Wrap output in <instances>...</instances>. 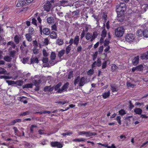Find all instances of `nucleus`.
Segmentation results:
<instances>
[{
    "mask_svg": "<svg viewBox=\"0 0 148 148\" xmlns=\"http://www.w3.org/2000/svg\"><path fill=\"white\" fill-rule=\"evenodd\" d=\"M98 144L105 147H106L107 148H116L115 145L113 144H112L111 146H108V144H103L101 143H98Z\"/></svg>",
    "mask_w": 148,
    "mask_h": 148,
    "instance_id": "14",
    "label": "nucleus"
},
{
    "mask_svg": "<svg viewBox=\"0 0 148 148\" xmlns=\"http://www.w3.org/2000/svg\"><path fill=\"white\" fill-rule=\"evenodd\" d=\"M26 3L25 0H18L16 4L17 7H20L24 6Z\"/></svg>",
    "mask_w": 148,
    "mask_h": 148,
    "instance_id": "10",
    "label": "nucleus"
},
{
    "mask_svg": "<svg viewBox=\"0 0 148 148\" xmlns=\"http://www.w3.org/2000/svg\"><path fill=\"white\" fill-rule=\"evenodd\" d=\"M42 62L44 63H47L48 61V58H43L42 60Z\"/></svg>",
    "mask_w": 148,
    "mask_h": 148,
    "instance_id": "61",
    "label": "nucleus"
},
{
    "mask_svg": "<svg viewBox=\"0 0 148 148\" xmlns=\"http://www.w3.org/2000/svg\"><path fill=\"white\" fill-rule=\"evenodd\" d=\"M51 145L53 147H56L57 148H62L63 147L62 145L57 141L51 142Z\"/></svg>",
    "mask_w": 148,
    "mask_h": 148,
    "instance_id": "7",
    "label": "nucleus"
},
{
    "mask_svg": "<svg viewBox=\"0 0 148 148\" xmlns=\"http://www.w3.org/2000/svg\"><path fill=\"white\" fill-rule=\"evenodd\" d=\"M49 143V141L46 139H43L40 142V144L42 145H47Z\"/></svg>",
    "mask_w": 148,
    "mask_h": 148,
    "instance_id": "25",
    "label": "nucleus"
},
{
    "mask_svg": "<svg viewBox=\"0 0 148 148\" xmlns=\"http://www.w3.org/2000/svg\"><path fill=\"white\" fill-rule=\"evenodd\" d=\"M143 65L142 64H140L136 67H133L132 68V71L133 72L135 71H140L143 70Z\"/></svg>",
    "mask_w": 148,
    "mask_h": 148,
    "instance_id": "9",
    "label": "nucleus"
},
{
    "mask_svg": "<svg viewBox=\"0 0 148 148\" xmlns=\"http://www.w3.org/2000/svg\"><path fill=\"white\" fill-rule=\"evenodd\" d=\"M98 55V52L97 51L96 52L93 56V60L95 61L96 58L97 56Z\"/></svg>",
    "mask_w": 148,
    "mask_h": 148,
    "instance_id": "57",
    "label": "nucleus"
},
{
    "mask_svg": "<svg viewBox=\"0 0 148 148\" xmlns=\"http://www.w3.org/2000/svg\"><path fill=\"white\" fill-rule=\"evenodd\" d=\"M86 134V136L87 137H90L92 136H94L97 135V133L95 132H87Z\"/></svg>",
    "mask_w": 148,
    "mask_h": 148,
    "instance_id": "27",
    "label": "nucleus"
},
{
    "mask_svg": "<svg viewBox=\"0 0 148 148\" xmlns=\"http://www.w3.org/2000/svg\"><path fill=\"white\" fill-rule=\"evenodd\" d=\"M110 39H106L105 40L104 45L105 46H106L109 45L110 42Z\"/></svg>",
    "mask_w": 148,
    "mask_h": 148,
    "instance_id": "48",
    "label": "nucleus"
},
{
    "mask_svg": "<svg viewBox=\"0 0 148 148\" xmlns=\"http://www.w3.org/2000/svg\"><path fill=\"white\" fill-rule=\"evenodd\" d=\"M51 28L52 30L56 31H57V26L55 24L52 25L51 27Z\"/></svg>",
    "mask_w": 148,
    "mask_h": 148,
    "instance_id": "58",
    "label": "nucleus"
},
{
    "mask_svg": "<svg viewBox=\"0 0 148 148\" xmlns=\"http://www.w3.org/2000/svg\"><path fill=\"white\" fill-rule=\"evenodd\" d=\"M139 62V56H137L135 57L133 59L132 63L134 65H136Z\"/></svg>",
    "mask_w": 148,
    "mask_h": 148,
    "instance_id": "13",
    "label": "nucleus"
},
{
    "mask_svg": "<svg viewBox=\"0 0 148 148\" xmlns=\"http://www.w3.org/2000/svg\"><path fill=\"white\" fill-rule=\"evenodd\" d=\"M134 112L136 114L140 115L142 112V110L140 108H136L134 109Z\"/></svg>",
    "mask_w": 148,
    "mask_h": 148,
    "instance_id": "18",
    "label": "nucleus"
},
{
    "mask_svg": "<svg viewBox=\"0 0 148 148\" xmlns=\"http://www.w3.org/2000/svg\"><path fill=\"white\" fill-rule=\"evenodd\" d=\"M103 46H101L99 48L98 51L99 53H101L103 50Z\"/></svg>",
    "mask_w": 148,
    "mask_h": 148,
    "instance_id": "62",
    "label": "nucleus"
},
{
    "mask_svg": "<svg viewBox=\"0 0 148 148\" xmlns=\"http://www.w3.org/2000/svg\"><path fill=\"white\" fill-rule=\"evenodd\" d=\"M85 140L83 138H77L74 139L73 141L75 142H82L84 141Z\"/></svg>",
    "mask_w": 148,
    "mask_h": 148,
    "instance_id": "30",
    "label": "nucleus"
},
{
    "mask_svg": "<svg viewBox=\"0 0 148 148\" xmlns=\"http://www.w3.org/2000/svg\"><path fill=\"white\" fill-rule=\"evenodd\" d=\"M50 57L51 60H55L56 57V55L55 53L53 52H51V55Z\"/></svg>",
    "mask_w": 148,
    "mask_h": 148,
    "instance_id": "44",
    "label": "nucleus"
},
{
    "mask_svg": "<svg viewBox=\"0 0 148 148\" xmlns=\"http://www.w3.org/2000/svg\"><path fill=\"white\" fill-rule=\"evenodd\" d=\"M36 18L38 21V23H37L36 20V18H32V24L36 26L38 25L39 26L40 30L41 33L42 31V26L41 25L42 23V20L39 16H38Z\"/></svg>",
    "mask_w": 148,
    "mask_h": 148,
    "instance_id": "2",
    "label": "nucleus"
},
{
    "mask_svg": "<svg viewBox=\"0 0 148 148\" xmlns=\"http://www.w3.org/2000/svg\"><path fill=\"white\" fill-rule=\"evenodd\" d=\"M42 32L44 34L47 35H49L50 33L49 29L48 28H46L43 29Z\"/></svg>",
    "mask_w": 148,
    "mask_h": 148,
    "instance_id": "26",
    "label": "nucleus"
},
{
    "mask_svg": "<svg viewBox=\"0 0 148 148\" xmlns=\"http://www.w3.org/2000/svg\"><path fill=\"white\" fill-rule=\"evenodd\" d=\"M23 81L21 80H18L16 82V83L19 86H21L23 83Z\"/></svg>",
    "mask_w": 148,
    "mask_h": 148,
    "instance_id": "63",
    "label": "nucleus"
},
{
    "mask_svg": "<svg viewBox=\"0 0 148 148\" xmlns=\"http://www.w3.org/2000/svg\"><path fill=\"white\" fill-rule=\"evenodd\" d=\"M97 66L98 67L100 66L101 65V59L100 58H97Z\"/></svg>",
    "mask_w": 148,
    "mask_h": 148,
    "instance_id": "47",
    "label": "nucleus"
},
{
    "mask_svg": "<svg viewBox=\"0 0 148 148\" xmlns=\"http://www.w3.org/2000/svg\"><path fill=\"white\" fill-rule=\"evenodd\" d=\"M126 40L130 42H133L135 39V37L133 34H127L125 36Z\"/></svg>",
    "mask_w": 148,
    "mask_h": 148,
    "instance_id": "5",
    "label": "nucleus"
},
{
    "mask_svg": "<svg viewBox=\"0 0 148 148\" xmlns=\"http://www.w3.org/2000/svg\"><path fill=\"white\" fill-rule=\"evenodd\" d=\"M62 85V83L60 82L57 84L56 86L54 87V89L55 91H57V92H58V91L60 89V88Z\"/></svg>",
    "mask_w": 148,
    "mask_h": 148,
    "instance_id": "24",
    "label": "nucleus"
},
{
    "mask_svg": "<svg viewBox=\"0 0 148 148\" xmlns=\"http://www.w3.org/2000/svg\"><path fill=\"white\" fill-rule=\"evenodd\" d=\"M143 36L146 38H148V29L144 31Z\"/></svg>",
    "mask_w": 148,
    "mask_h": 148,
    "instance_id": "49",
    "label": "nucleus"
},
{
    "mask_svg": "<svg viewBox=\"0 0 148 148\" xmlns=\"http://www.w3.org/2000/svg\"><path fill=\"white\" fill-rule=\"evenodd\" d=\"M70 45H68L66 48V52L67 54H68L70 52L71 48Z\"/></svg>",
    "mask_w": 148,
    "mask_h": 148,
    "instance_id": "42",
    "label": "nucleus"
},
{
    "mask_svg": "<svg viewBox=\"0 0 148 148\" xmlns=\"http://www.w3.org/2000/svg\"><path fill=\"white\" fill-rule=\"evenodd\" d=\"M111 89L112 92L117 91L118 90V89L116 86L114 84H111L110 85Z\"/></svg>",
    "mask_w": 148,
    "mask_h": 148,
    "instance_id": "21",
    "label": "nucleus"
},
{
    "mask_svg": "<svg viewBox=\"0 0 148 148\" xmlns=\"http://www.w3.org/2000/svg\"><path fill=\"white\" fill-rule=\"evenodd\" d=\"M29 58L28 57L23 58V62L24 64L27 63L29 61Z\"/></svg>",
    "mask_w": 148,
    "mask_h": 148,
    "instance_id": "52",
    "label": "nucleus"
},
{
    "mask_svg": "<svg viewBox=\"0 0 148 148\" xmlns=\"http://www.w3.org/2000/svg\"><path fill=\"white\" fill-rule=\"evenodd\" d=\"M53 87H51L50 86H46L44 88V90L45 92H51L53 90Z\"/></svg>",
    "mask_w": 148,
    "mask_h": 148,
    "instance_id": "23",
    "label": "nucleus"
},
{
    "mask_svg": "<svg viewBox=\"0 0 148 148\" xmlns=\"http://www.w3.org/2000/svg\"><path fill=\"white\" fill-rule=\"evenodd\" d=\"M6 81L9 85L15 84V82L14 81L6 80Z\"/></svg>",
    "mask_w": 148,
    "mask_h": 148,
    "instance_id": "50",
    "label": "nucleus"
},
{
    "mask_svg": "<svg viewBox=\"0 0 148 148\" xmlns=\"http://www.w3.org/2000/svg\"><path fill=\"white\" fill-rule=\"evenodd\" d=\"M118 68L117 66L114 64H113L112 65L111 67V69L112 71H113L115 70H117Z\"/></svg>",
    "mask_w": 148,
    "mask_h": 148,
    "instance_id": "39",
    "label": "nucleus"
},
{
    "mask_svg": "<svg viewBox=\"0 0 148 148\" xmlns=\"http://www.w3.org/2000/svg\"><path fill=\"white\" fill-rule=\"evenodd\" d=\"M94 73V70L92 69H90L88 71V75H92Z\"/></svg>",
    "mask_w": 148,
    "mask_h": 148,
    "instance_id": "55",
    "label": "nucleus"
},
{
    "mask_svg": "<svg viewBox=\"0 0 148 148\" xmlns=\"http://www.w3.org/2000/svg\"><path fill=\"white\" fill-rule=\"evenodd\" d=\"M126 85L127 87L128 88H133L136 85L134 84H132L130 82H127L126 83Z\"/></svg>",
    "mask_w": 148,
    "mask_h": 148,
    "instance_id": "34",
    "label": "nucleus"
},
{
    "mask_svg": "<svg viewBox=\"0 0 148 148\" xmlns=\"http://www.w3.org/2000/svg\"><path fill=\"white\" fill-rule=\"evenodd\" d=\"M41 82V81L40 80H35L34 82V85L36 86H39V85Z\"/></svg>",
    "mask_w": 148,
    "mask_h": 148,
    "instance_id": "35",
    "label": "nucleus"
},
{
    "mask_svg": "<svg viewBox=\"0 0 148 148\" xmlns=\"http://www.w3.org/2000/svg\"><path fill=\"white\" fill-rule=\"evenodd\" d=\"M14 39L15 42L16 43V44H18L19 42V37L17 35H16L14 38Z\"/></svg>",
    "mask_w": 148,
    "mask_h": 148,
    "instance_id": "33",
    "label": "nucleus"
},
{
    "mask_svg": "<svg viewBox=\"0 0 148 148\" xmlns=\"http://www.w3.org/2000/svg\"><path fill=\"white\" fill-rule=\"evenodd\" d=\"M7 73L6 71L3 68L0 67V74L5 75Z\"/></svg>",
    "mask_w": 148,
    "mask_h": 148,
    "instance_id": "36",
    "label": "nucleus"
},
{
    "mask_svg": "<svg viewBox=\"0 0 148 148\" xmlns=\"http://www.w3.org/2000/svg\"><path fill=\"white\" fill-rule=\"evenodd\" d=\"M53 0L50 1H48L44 5V10L47 12H49L50 11V9L51 6V3H53Z\"/></svg>",
    "mask_w": 148,
    "mask_h": 148,
    "instance_id": "6",
    "label": "nucleus"
},
{
    "mask_svg": "<svg viewBox=\"0 0 148 148\" xmlns=\"http://www.w3.org/2000/svg\"><path fill=\"white\" fill-rule=\"evenodd\" d=\"M33 52L35 54H37L38 53V49L36 47H34L33 50Z\"/></svg>",
    "mask_w": 148,
    "mask_h": 148,
    "instance_id": "64",
    "label": "nucleus"
},
{
    "mask_svg": "<svg viewBox=\"0 0 148 148\" xmlns=\"http://www.w3.org/2000/svg\"><path fill=\"white\" fill-rule=\"evenodd\" d=\"M33 84H28L25 85L23 87L26 88H32Z\"/></svg>",
    "mask_w": 148,
    "mask_h": 148,
    "instance_id": "45",
    "label": "nucleus"
},
{
    "mask_svg": "<svg viewBox=\"0 0 148 148\" xmlns=\"http://www.w3.org/2000/svg\"><path fill=\"white\" fill-rule=\"evenodd\" d=\"M30 112H31L30 111H26L25 112H23V113L21 114V115L22 116H24L26 115H28L30 114Z\"/></svg>",
    "mask_w": 148,
    "mask_h": 148,
    "instance_id": "54",
    "label": "nucleus"
},
{
    "mask_svg": "<svg viewBox=\"0 0 148 148\" xmlns=\"http://www.w3.org/2000/svg\"><path fill=\"white\" fill-rule=\"evenodd\" d=\"M79 36H76L73 40V44L74 45L77 46L79 43Z\"/></svg>",
    "mask_w": 148,
    "mask_h": 148,
    "instance_id": "19",
    "label": "nucleus"
},
{
    "mask_svg": "<svg viewBox=\"0 0 148 148\" xmlns=\"http://www.w3.org/2000/svg\"><path fill=\"white\" fill-rule=\"evenodd\" d=\"M29 34L32 35L34 33V29L32 27H30L28 30Z\"/></svg>",
    "mask_w": 148,
    "mask_h": 148,
    "instance_id": "43",
    "label": "nucleus"
},
{
    "mask_svg": "<svg viewBox=\"0 0 148 148\" xmlns=\"http://www.w3.org/2000/svg\"><path fill=\"white\" fill-rule=\"evenodd\" d=\"M69 85V83L66 82L65 83L58 91V93H61L63 92L66 91Z\"/></svg>",
    "mask_w": 148,
    "mask_h": 148,
    "instance_id": "8",
    "label": "nucleus"
},
{
    "mask_svg": "<svg viewBox=\"0 0 148 148\" xmlns=\"http://www.w3.org/2000/svg\"><path fill=\"white\" fill-rule=\"evenodd\" d=\"M42 53L45 57H47L48 56L49 54L47 52L46 50L43 49L42 50Z\"/></svg>",
    "mask_w": 148,
    "mask_h": 148,
    "instance_id": "51",
    "label": "nucleus"
},
{
    "mask_svg": "<svg viewBox=\"0 0 148 148\" xmlns=\"http://www.w3.org/2000/svg\"><path fill=\"white\" fill-rule=\"evenodd\" d=\"M119 114L123 116L126 114V112L125 110H124L123 109H122L119 112Z\"/></svg>",
    "mask_w": 148,
    "mask_h": 148,
    "instance_id": "40",
    "label": "nucleus"
},
{
    "mask_svg": "<svg viewBox=\"0 0 148 148\" xmlns=\"http://www.w3.org/2000/svg\"><path fill=\"white\" fill-rule=\"evenodd\" d=\"M110 95V90L107 92H105L102 93V96L103 99H106L108 98Z\"/></svg>",
    "mask_w": 148,
    "mask_h": 148,
    "instance_id": "12",
    "label": "nucleus"
},
{
    "mask_svg": "<svg viewBox=\"0 0 148 148\" xmlns=\"http://www.w3.org/2000/svg\"><path fill=\"white\" fill-rule=\"evenodd\" d=\"M96 37V36L95 35L94 33L92 35L90 33H87L86 35V39L87 40H89L90 39V41L92 42L93 41Z\"/></svg>",
    "mask_w": 148,
    "mask_h": 148,
    "instance_id": "4",
    "label": "nucleus"
},
{
    "mask_svg": "<svg viewBox=\"0 0 148 148\" xmlns=\"http://www.w3.org/2000/svg\"><path fill=\"white\" fill-rule=\"evenodd\" d=\"M65 52V51L63 49L61 50L58 52V56L60 58H61L64 54Z\"/></svg>",
    "mask_w": 148,
    "mask_h": 148,
    "instance_id": "28",
    "label": "nucleus"
},
{
    "mask_svg": "<svg viewBox=\"0 0 148 148\" xmlns=\"http://www.w3.org/2000/svg\"><path fill=\"white\" fill-rule=\"evenodd\" d=\"M3 59L5 61L7 62H10L12 60L11 57L8 56H5Z\"/></svg>",
    "mask_w": 148,
    "mask_h": 148,
    "instance_id": "31",
    "label": "nucleus"
},
{
    "mask_svg": "<svg viewBox=\"0 0 148 148\" xmlns=\"http://www.w3.org/2000/svg\"><path fill=\"white\" fill-rule=\"evenodd\" d=\"M31 63L38 64L39 62V60L37 57H32L30 59Z\"/></svg>",
    "mask_w": 148,
    "mask_h": 148,
    "instance_id": "17",
    "label": "nucleus"
},
{
    "mask_svg": "<svg viewBox=\"0 0 148 148\" xmlns=\"http://www.w3.org/2000/svg\"><path fill=\"white\" fill-rule=\"evenodd\" d=\"M106 31L105 29H103L101 32V36L102 37L105 38L106 36Z\"/></svg>",
    "mask_w": 148,
    "mask_h": 148,
    "instance_id": "41",
    "label": "nucleus"
},
{
    "mask_svg": "<svg viewBox=\"0 0 148 148\" xmlns=\"http://www.w3.org/2000/svg\"><path fill=\"white\" fill-rule=\"evenodd\" d=\"M56 43L59 45H62L64 43L63 40L60 39H58L57 40Z\"/></svg>",
    "mask_w": 148,
    "mask_h": 148,
    "instance_id": "29",
    "label": "nucleus"
},
{
    "mask_svg": "<svg viewBox=\"0 0 148 148\" xmlns=\"http://www.w3.org/2000/svg\"><path fill=\"white\" fill-rule=\"evenodd\" d=\"M13 128L14 130L15 134V135H18V130L17 128L15 127H14Z\"/></svg>",
    "mask_w": 148,
    "mask_h": 148,
    "instance_id": "53",
    "label": "nucleus"
},
{
    "mask_svg": "<svg viewBox=\"0 0 148 148\" xmlns=\"http://www.w3.org/2000/svg\"><path fill=\"white\" fill-rule=\"evenodd\" d=\"M25 36L28 41L30 42L32 41V38L30 34H26L25 35Z\"/></svg>",
    "mask_w": 148,
    "mask_h": 148,
    "instance_id": "37",
    "label": "nucleus"
},
{
    "mask_svg": "<svg viewBox=\"0 0 148 148\" xmlns=\"http://www.w3.org/2000/svg\"><path fill=\"white\" fill-rule=\"evenodd\" d=\"M124 29L122 27H119L115 29V34L117 37H121L123 36L124 32Z\"/></svg>",
    "mask_w": 148,
    "mask_h": 148,
    "instance_id": "3",
    "label": "nucleus"
},
{
    "mask_svg": "<svg viewBox=\"0 0 148 148\" xmlns=\"http://www.w3.org/2000/svg\"><path fill=\"white\" fill-rule=\"evenodd\" d=\"M68 103V101H59L58 102L59 104H61L62 105H63L65 103Z\"/></svg>",
    "mask_w": 148,
    "mask_h": 148,
    "instance_id": "59",
    "label": "nucleus"
},
{
    "mask_svg": "<svg viewBox=\"0 0 148 148\" xmlns=\"http://www.w3.org/2000/svg\"><path fill=\"white\" fill-rule=\"evenodd\" d=\"M81 78L79 76H78L75 79L74 81V84L76 85L77 84H79Z\"/></svg>",
    "mask_w": 148,
    "mask_h": 148,
    "instance_id": "38",
    "label": "nucleus"
},
{
    "mask_svg": "<svg viewBox=\"0 0 148 148\" xmlns=\"http://www.w3.org/2000/svg\"><path fill=\"white\" fill-rule=\"evenodd\" d=\"M24 145L25 148H32V145L27 143H25Z\"/></svg>",
    "mask_w": 148,
    "mask_h": 148,
    "instance_id": "46",
    "label": "nucleus"
},
{
    "mask_svg": "<svg viewBox=\"0 0 148 148\" xmlns=\"http://www.w3.org/2000/svg\"><path fill=\"white\" fill-rule=\"evenodd\" d=\"M107 62L106 61H104L102 63V69H104L106 67Z\"/></svg>",
    "mask_w": 148,
    "mask_h": 148,
    "instance_id": "56",
    "label": "nucleus"
},
{
    "mask_svg": "<svg viewBox=\"0 0 148 148\" xmlns=\"http://www.w3.org/2000/svg\"><path fill=\"white\" fill-rule=\"evenodd\" d=\"M126 6L124 3H121L116 6V12L117 13V20L121 22L124 19V14L126 10Z\"/></svg>",
    "mask_w": 148,
    "mask_h": 148,
    "instance_id": "1",
    "label": "nucleus"
},
{
    "mask_svg": "<svg viewBox=\"0 0 148 148\" xmlns=\"http://www.w3.org/2000/svg\"><path fill=\"white\" fill-rule=\"evenodd\" d=\"M140 58L143 60L148 59V54L147 53L142 54L140 56Z\"/></svg>",
    "mask_w": 148,
    "mask_h": 148,
    "instance_id": "16",
    "label": "nucleus"
},
{
    "mask_svg": "<svg viewBox=\"0 0 148 148\" xmlns=\"http://www.w3.org/2000/svg\"><path fill=\"white\" fill-rule=\"evenodd\" d=\"M21 120L20 119H16L12 121L11 122L8 124V125L9 126L14 125L15 123H19L21 122Z\"/></svg>",
    "mask_w": 148,
    "mask_h": 148,
    "instance_id": "11",
    "label": "nucleus"
},
{
    "mask_svg": "<svg viewBox=\"0 0 148 148\" xmlns=\"http://www.w3.org/2000/svg\"><path fill=\"white\" fill-rule=\"evenodd\" d=\"M49 36H50L51 38L53 39H56L57 37L56 33L54 32H52L51 33Z\"/></svg>",
    "mask_w": 148,
    "mask_h": 148,
    "instance_id": "20",
    "label": "nucleus"
},
{
    "mask_svg": "<svg viewBox=\"0 0 148 148\" xmlns=\"http://www.w3.org/2000/svg\"><path fill=\"white\" fill-rule=\"evenodd\" d=\"M144 31L143 32L141 30H139L137 31L136 32L137 35L139 36H142L143 35Z\"/></svg>",
    "mask_w": 148,
    "mask_h": 148,
    "instance_id": "32",
    "label": "nucleus"
},
{
    "mask_svg": "<svg viewBox=\"0 0 148 148\" xmlns=\"http://www.w3.org/2000/svg\"><path fill=\"white\" fill-rule=\"evenodd\" d=\"M85 79L84 77L81 78L79 82V86H83L85 84Z\"/></svg>",
    "mask_w": 148,
    "mask_h": 148,
    "instance_id": "22",
    "label": "nucleus"
},
{
    "mask_svg": "<svg viewBox=\"0 0 148 148\" xmlns=\"http://www.w3.org/2000/svg\"><path fill=\"white\" fill-rule=\"evenodd\" d=\"M26 97L24 96H22L18 97V99L20 101L23 102L25 104L27 103V101L26 99Z\"/></svg>",
    "mask_w": 148,
    "mask_h": 148,
    "instance_id": "15",
    "label": "nucleus"
},
{
    "mask_svg": "<svg viewBox=\"0 0 148 148\" xmlns=\"http://www.w3.org/2000/svg\"><path fill=\"white\" fill-rule=\"evenodd\" d=\"M47 21L49 23H50L52 22V18L51 17H49L47 19Z\"/></svg>",
    "mask_w": 148,
    "mask_h": 148,
    "instance_id": "60",
    "label": "nucleus"
}]
</instances>
